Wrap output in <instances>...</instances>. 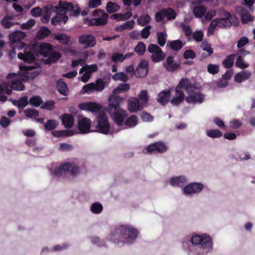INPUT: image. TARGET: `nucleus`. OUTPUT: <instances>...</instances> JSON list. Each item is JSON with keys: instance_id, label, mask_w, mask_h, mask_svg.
<instances>
[{"instance_id": "f257e3e1", "label": "nucleus", "mask_w": 255, "mask_h": 255, "mask_svg": "<svg viewBox=\"0 0 255 255\" xmlns=\"http://www.w3.org/2000/svg\"><path fill=\"white\" fill-rule=\"evenodd\" d=\"M129 88L128 84H120L114 90L112 95L109 98L108 112L114 122L119 126L123 125L124 119L127 117V112L120 106V104L124 101V99L117 94L128 91Z\"/></svg>"}, {"instance_id": "f03ea898", "label": "nucleus", "mask_w": 255, "mask_h": 255, "mask_svg": "<svg viewBox=\"0 0 255 255\" xmlns=\"http://www.w3.org/2000/svg\"><path fill=\"white\" fill-rule=\"evenodd\" d=\"M34 69L35 67L32 66H20L19 69L21 71H23L22 73L18 75L10 73L7 75L6 79L10 82V87L14 90L23 91L25 86L22 81L25 82L33 79L39 74L38 71H32Z\"/></svg>"}, {"instance_id": "7ed1b4c3", "label": "nucleus", "mask_w": 255, "mask_h": 255, "mask_svg": "<svg viewBox=\"0 0 255 255\" xmlns=\"http://www.w3.org/2000/svg\"><path fill=\"white\" fill-rule=\"evenodd\" d=\"M190 81L187 79H182L175 90V96L171 100V103L174 105H178L185 98L182 89H184L187 92L191 91L190 88Z\"/></svg>"}, {"instance_id": "20e7f679", "label": "nucleus", "mask_w": 255, "mask_h": 255, "mask_svg": "<svg viewBox=\"0 0 255 255\" xmlns=\"http://www.w3.org/2000/svg\"><path fill=\"white\" fill-rule=\"evenodd\" d=\"M191 91L187 92L188 96L185 99L189 104L202 103L204 100L205 96L200 91V87L195 84H192L190 82Z\"/></svg>"}, {"instance_id": "39448f33", "label": "nucleus", "mask_w": 255, "mask_h": 255, "mask_svg": "<svg viewBox=\"0 0 255 255\" xmlns=\"http://www.w3.org/2000/svg\"><path fill=\"white\" fill-rule=\"evenodd\" d=\"M66 172H69L71 174L75 175L79 173V169L73 163H66L55 168L54 170L52 171L51 173L55 177H59Z\"/></svg>"}, {"instance_id": "423d86ee", "label": "nucleus", "mask_w": 255, "mask_h": 255, "mask_svg": "<svg viewBox=\"0 0 255 255\" xmlns=\"http://www.w3.org/2000/svg\"><path fill=\"white\" fill-rule=\"evenodd\" d=\"M25 37V34L20 31H15L9 35L10 47L11 49H21L24 47V43L22 42Z\"/></svg>"}, {"instance_id": "0eeeda50", "label": "nucleus", "mask_w": 255, "mask_h": 255, "mask_svg": "<svg viewBox=\"0 0 255 255\" xmlns=\"http://www.w3.org/2000/svg\"><path fill=\"white\" fill-rule=\"evenodd\" d=\"M97 122L96 131L108 134L110 131V124L106 114L103 112L100 113L97 117Z\"/></svg>"}, {"instance_id": "6e6552de", "label": "nucleus", "mask_w": 255, "mask_h": 255, "mask_svg": "<svg viewBox=\"0 0 255 255\" xmlns=\"http://www.w3.org/2000/svg\"><path fill=\"white\" fill-rule=\"evenodd\" d=\"M176 16L175 11L171 8L162 9L155 15V19L157 22H164L165 18L167 20H174Z\"/></svg>"}, {"instance_id": "1a4fd4ad", "label": "nucleus", "mask_w": 255, "mask_h": 255, "mask_svg": "<svg viewBox=\"0 0 255 255\" xmlns=\"http://www.w3.org/2000/svg\"><path fill=\"white\" fill-rule=\"evenodd\" d=\"M93 15L97 17L92 18L89 22L91 25H103L107 23L108 15L104 11L96 9L93 12Z\"/></svg>"}, {"instance_id": "9d476101", "label": "nucleus", "mask_w": 255, "mask_h": 255, "mask_svg": "<svg viewBox=\"0 0 255 255\" xmlns=\"http://www.w3.org/2000/svg\"><path fill=\"white\" fill-rule=\"evenodd\" d=\"M147 50L148 52L152 53L151 58L154 62L161 61L165 57V54L156 44H149L148 46Z\"/></svg>"}, {"instance_id": "9b49d317", "label": "nucleus", "mask_w": 255, "mask_h": 255, "mask_svg": "<svg viewBox=\"0 0 255 255\" xmlns=\"http://www.w3.org/2000/svg\"><path fill=\"white\" fill-rule=\"evenodd\" d=\"M59 10L60 12L64 14L70 12V15L77 16L80 13V9L77 5L74 6L71 3L60 2L59 4Z\"/></svg>"}, {"instance_id": "f8f14e48", "label": "nucleus", "mask_w": 255, "mask_h": 255, "mask_svg": "<svg viewBox=\"0 0 255 255\" xmlns=\"http://www.w3.org/2000/svg\"><path fill=\"white\" fill-rule=\"evenodd\" d=\"M105 88V85L102 79H98L96 83H91L83 87V93L91 94L94 91L101 92Z\"/></svg>"}, {"instance_id": "ddd939ff", "label": "nucleus", "mask_w": 255, "mask_h": 255, "mask_svg": "<svg viewBox=\"0 0 255 255\" xmlns=\"http://www.w3.org/2000/svg\"><path fill=\"white\" fill-rule=\"evenodd\" d=\"M118 232L122 234L123 238L130 241L134 239L138 234L136 230L127 226H121L118 229Z\"/></svg>"}, {"instance_id": "4468645a", "label": "nucleus", "mask_w": 255, "mask_h": 255, "mask_svg": "<svg viewBox=\"0 0 255 255\" xmlns=\"http://www.w3.org/2000/svg\"><path fill=\"white\" fill-rule=\"evenodd\" d=\"M191 241L193 245H200V248L202 247L204 248H208L212 246V241L210 237L206 236H193Z\"/></svg>"}, {"instance_id": "2eb2a0df", "label": "nucleus", "mask_w": 255, "mask_h": 255, "mask_svg": "<svg viewBox=\"0 0 255 255\" xmlns=\"http://www.w3.org/2000/svg\"><path fill=\"white\" fill-rule=\"evenodd\" d=\"M78 43L84 48H91L96 45V38L92 34H82L78 38Z\"/></svg>"}, {"instance_id": "dca6fc26", "label": "nucleus", "mask_w": 255, "mask_h": 255, "mask_svg": "<svg viewBox=\"0 0 255 255\" xmlns=\"http://www.w3.org/2000/svg\"><path fill=\"white\" fill-rule=\"evenodd\" d=\"M144 107L140 103L138 99L135 97H130L128 100V109L131 113L141 111Z\"/></svg>"}, {"instance_id": "f3484780", "label": "nucleus", "mask_w": 255, "mask_h": 255, "mask_svg": "<svg viewBox=\"0 0 255 255\" xmlns=\"http://www.w3.org/2000/svg\"><path fill=\"white\" fill-rule=\"evenodd\" d=\"M167 149V146L162 142H157L152 143L146 147L147 152L149 153H152L154 152L162 153L165 152Z\"/></svg>"}, {"instance_id": "a211bd4d", "label": "nucleus", "mask_w": 255, "mask_h": 255, "mask_svg": "<svg viewBox=\"0 0 255 255\" xmlns=\"http://www.w3.org/2000/svg\"><path fill=\"white\" fill-rule=\"evenodd\" d=\"M203 188L202 184L198 183H192L185 186L183 190L186 195L198 193L201 191Z\"/></svg>"}, {"instance_id": "6ab92c4d", "label": "nucleus", "mask_w": 255, "mask_h": 255, "mask_svg": "<svg viewBox=\"0 0 255 255\" xmlns=\"http://www.w3.org/2000/svg\"><path fill=\"white\" fill-rule=\"evenodd\" d=\"M148 72V62L145 60H142L138 65L135 71V76L137 77H145Z\"/></svg>"}, {"instance_id": "aec40b11", "label": "nucleus", "mask_w": 255, "mask_h": 255, "mask_svg": "<svg viewBox=\"0 0 255 255\" xmlns=\"http://www.w3.org/2000/svg\"><path fill=\"white\" fill-rule=\"evenodd\" d=\"M91 125L90 120L87 118H81L78 122V129L81 133H86L90 131Z\"/></svg>"}, {"instance_id": "412c9836", "label": "nucleus", "mask_w": 255, "mask_h": 255, "mask_svg": "<svg viewBox=\"0 0 255 255\" xmlns=\"http://www.w3.org/2000/svg\"><path fill=\"white\" fill-rule=\"evenodd\" d=\"M79 107L81 110L93 113L97 112L101 109V106L99 104L93 102L81 104Z\"/></svg>"}, {"instance_id": "4be33fe9", "label": "nucleus", "mask_w": 255, "mask_h": 255, "mask_svg": "<svg viewBox=\"0 0 255 255\" xmlns=\"http://www.w3.org/2000/svg\"><path fill=\"white\" fill-rule=\"evenodd\" d=\"M62 122L65 128H71L74 124V117L70 114H65L62 117Z\"/></svg>"}, {"instance_id": "5701e85b", "label": "nucleus", "mask_w": 255, "mask_h": 255, "mask_svg": "<svg viewBox=\"0 0 255 255\" xmlns=\"http://www.w3.org/2000/svg\"><path fill=\"white\" fill-rule=\"evenodd\" d=\"M54 38L58 40L59 43L67 45H70L72 44L70 36L66 34L62 33L54 35Z\"/></svg>"}, {"instance_id": "b1692460", "label": "nucleus", "mask_w": 255, "mask_h": 255, "mask_svg": "<svg viewBox=\"0 0 255 255\" xmlns=\"http://www.w3.org/2000/svg\"><path fill=\"white\" fill-rule=\"evenodd\" d=\"M170 96V90L162 91L158 95L157 101L162 105H164L168 102Z\"/></svg>"}, {"instance_id": "393cba45", "label": "nucleus", "mask_w": 255, "mask_h": 255, "mask_svg": "<svg viewBox=\"0 0 255 255\" xmlns=\"http://www.w3.org/2000/svg\"><path fill=\"white\" fill-rule=\"evenodd\" d=\"M251 72L248 70L243 71L236 74L235 81L237 83H241L248 80L251 77Z\"/></svg>"}, {"instance_id": "a878e982", "label": "nucleus", "mask_w": 255, "mask_h": 255, "mask_svg": "<svg viewBox=\"0 0 255 255\" xmlns=\"http://www.w3.org/2000/svg\"><path fill=\"white\" fill-rule=\"evenodd\" d=\"M52 46L49 43H42L39 46V52L44 57H48L52 50Z\"/></svg>"}, {"instance_id": "bb28decb", "label": "nucleus", "mask_w": 255, "mask_h": 255, "mask_svg": "<svg viewBox=\"0 0 255 255\" xmlns=\"http://www.w3.org/2000/svg\"><path fill=\"white\" fill-rule=\"evenodd\" d=\"M58 91L63 95L67 96L69 93L67 84L62 79H59L57 82Z\"/></svg>"}, {"instance_id": "cd10ccee", "label": "nucleus", "mask_w": 255, "mask_h": 255, "mask_svg": "<svg viewBox=\"0 0 255 255\" xmlns=\"http://www.w3.org/2000/svg\"><path fill=\"white\" fill-rule=\"evenodd\" d=\"M151 17L146 13L141 14L137 19V23L139 25L144 26L151 21Z\"/></svg>"}, {"instance_id": "c85d7f7f", "label": "nucleus", "mask_w": 255, "mask_h": 255, "mask_svg": "<svg viewBox=\"0 0 255 255\" xmlns=\"http://www.w3.org/2000/svg\"><path fill=\"white\" fill-rule=\"evenodd\" d=\"M12 102L13 105L17 106L21 110L23 109L28 104L26 96L20 98L18 100H12Z\"/></svg>"}, {"instance_id": "c756f323", "label": "nucleus", "mask_w": 255, "mask_h": 255, "mask_svg": "<svg viewBox=\"0 0 255 255\" xmlns=\"http://www.w3.org/2000/svg\"><path fill=\"white\" fill-rule=\"evenodd\" d=\"M186 182V179L185 177L178 176L172 178L170 179V184L172 186L180 187L183 186Z\"/></svg>"}, {"instance_id": "7c9ffc66", "label": "nucleus", "mask_w": 255, "mask_h": 255, "mask_svg": "<svg viewBox=\"0 0 255 255\" xmlns=\"http://www.w3.org/2000/svg\"><path fill=\"white\" fill-rule=\"evenodd\" d=\"M179 65L174 63L173 58L171 56L167 58L166 63L165 64V67L169 71H173L178 68Z\"/></svg>"}, {"instance_id": "2f4dec72", "label": "nucleus", "mask_w": 255, "mask_h": 255, "mask_svg": "<svg viewBox=\"0 0 255 255\" xmlns=\"http://www.w3.org/2000/svg\"><path fill=\"white\" fill-rule=\"evenodd\" d=\"M138 122V117L135 115H131L126 120L125 125L128 128H133L137 125Z\"/></svg>"}, {"instance_id": "473e14b6", "label": "nucleus", "mask_w": 255, "mask_h": 255, "mask_svg": "<svg viewBox=\"0 0 255 255\" xmlns=\"http://www.w3.org/2000/svg\"><path fill=\"white\" fill-rule=\"evenodd\" d=\"M19 59L24 60L25 62H31L34 59V55L32 52L29 51L25 54L20 52L17 55Z\"/></svg>"}, {"instance_id": "72a5a7b5", "label": "nucleus", "mask_w": 255, "mask_h": 255, "mask_svg": "<svg viewBox=\"0 0 255 255\" xmlns=\"http://www.w3.org/2000/svg\"><path fill=\"white\" fill-rule=\"evenodd\" d=\"M63 13L60 12V13H58L57 15L53 18L51 20V23L53 25H56L59 22H63L64 23H66L68 20L67 16L64 15Z\"/></svg>"}, {"instance_id": "f704fd0d", "label": "nucleus", "mask_w": 255, "mask_h": 255, "mask_svg": "<svg viewBox=\"0 0 255 255\" xmlns=\"http://www.w3.org/2000/svg\"><path fill=\"white\" fill-rule=\"evenodd\" d=\"M134 21L133 20L127 21L122 25L118 26L116 30L118 31H122L125 29H131L134 25Z\"/></svg>"}, {"instance_id": "c9c22d12", "label": "nucleus", "mask_w": 255, "mask_h": 255, "mask_svg": "<svg viewBox=\"0 0 255 255\" xmlns=\"http://www.w3.org/2000/svg\"><path fill=\"white\" fill-rule=\"evenodd\" d=\"M138 99L140 103L144 107L149 99L147 91L145 90L141 91L138 95Z\"/></svg>"}, {"instance_id": "e433bc0d", "label": "nucleus", "mask_w": 255, "mask_h": 255, "mask_svg": "<svg viewBox=\"0 0 255 255\" xmlns=\"http://www.w3.org/2000/svg\"><path fill=\"white\" fill-rule=\"evenodd\" d=\"M201 48L203 50L206 51L208 53L207 55H206L204 53L202 54V57L203 58H205L207 56H210L213 53V49L211 48V45L206 41L202 42L201 44Z\"/></svg>"}, {"instance_id": "4c0bfd02", "label": "nucleus", "mask_w": 255, "mask_h": 255, "mask_svg": "<svg viewBox=\"0 0 255 255\" xmlns=\"http://www.w3.org/2000/svg\"><path fill=\"white\" fill-rule=\"evenodd\" d=\"M48 57L47 60L49 63H55L61 58V55L59 52L54 51L52 49Z\"/></svg>"}, {"instance_id": "58836bf2", "label": "nucleus", "mask_w": 255, "mask_h": 255, "mask_svg": "<svg viewBox=\"0 0 255 255\" xmlns=\"http://www.w3.org/2000/svg\"><path fill=\"white\" fill-rule=\"evenodd\" d=\"M120 9V6L115 2L110 1L108 2L107 4L106 10L110 13H112L117 12Z\"/></svg>"}, {"instance_id": "ea45409f", "label": "nucleus", "mask_w": 255, "mask_h": 255, "mask_svg": "<svg viewBox=\"0 0 255 255\" xmlns=\"http://www.w3.org/2000/svg\"><path fill=\"white\" fill-rule=\"evenodd\" d=\"M146 50V46L142 42H139L135 46L134 51L138 55H143Z\"/></svg>"}, {"instance_id": "a19ab883", "label": "nucleus", "mask_w": 255, "mask_h": 255, "mask_svg": "<svg viewBox=\"0 0 255 255\" xmlns=\"http://www.w3.org/2000/svg\"><path fill=\"white\" fill-rule=\"evenodd\" d=\"M157 42L161 46H163L167 38V34L165 32H158L157 33Z\"/></svg>"}, {"instance_id": "79ce46f5", "label": "nucleus", "mask_w": 255, "mask_h": 255, "mask_svg": "<svg viewBox=\"0 0 255 255\" xmlns=\"http://www.w3.org/2000/svg\"><path fill=\"white\" fill-rule=\"evenodd\" d=\"M58 125V123L53 120H48L46 123L44 124V128L46 130H51L56 128Z\"/></svg>"}, {"instance_id": "37998d69", "label": "nucleus", "mask_w": 255, "mask_h": 255, "mask_svg": "<svg viewBox=\"0 0 255 255\" xmlns=\"http://www.w3.org/2000/svg\"><path fill=\"white\" fill-rule=\"evenodd\" d=\"M236 66L241 69H245L249 67V65L244 59L241 55H239L236 62Z\"/></svg>"}, {"instance_id": "c03bdc74", "label": "nucleus", "mask_w": 255, "mask_h": 255, "mask_svg": "<svg viewBox=\"0 0 255 255\" xmlns=\"http://www.w3.org/2000/svg\"><path fill=\"white\" fill-rule=\"evenodd\" d=\"M235 55L231 54L226 57L223 62V65L226 68H230L233 65Z\"/></svg>"}, {"instance_id": "a18cd8bd", "label": "nucleus", "mask_w": 255, "mask_h": 255, "mask_svg": "<svg viewBox=\"0 0 255 255\" xmlns=\"http://www.w3.org/2000/svg\"><path fill=\"white\" fill-rule=\"evenodd\" d=\"M206 8L202 5L195 6L193 9L194 14L198 17H201L205 12Z\"/></svg>"}, {"instance_id": "49530a36", "label": "nucleus", "mask_w": 255, "mask_h": 255, "mask_svg": "<svg viewBox=\"0 0 255 255\" xmlns=\"http://www.w3.org/2000/svg\"><path fill=\"white\" fill-rule=\"evenodd\" d=\"M112 78L116 81H121L124 82H126L128 79L127 75L123 72L117 73L113 76Z\"/></svg>"}, {"instance_id": "de8ad7c7", "label": "nucleus", "mask_w": 255, "mask_h": 255, "mask_svg": "<svg viewBox=\"0 0 255 255\" xmlns=\"http://www.w3.org/2000/svg\"><path fill=\"white\" fill-rule=\"evenodd\" d=\"M184 45V44L179 40L172 41L170 43V47L172 49L175 51L179 50Z\"/></svg>"}, {"instance_id": "09e8293b", "label": "nucleus", "mask_w": 255, "mask_h": 255, "mask_svg": "<svg viewBox=\"0 0 255 255\" xmlns=\"http://www.w3.org/2000/svg\"><path fill=\"white\" fill-rule=\"evenodd\" d=\"M25 115L30 118H35L39 116L38 111L34 109H27L23 111Z\"/></svg>"}, {"instance_id": "8fccbe9b", "label": "nucleus", "mask_w": 255, "mask_h": 255, "mask_svg": "<svg viewBox=\"0 0 255 255\" xmlns=\"http://www.w3.org/2000/svg\"><path fill=\"white\" fill-rule=\"evenodd\" d=\"M91 210L95 214L100 213L103 210V206L99 202L93 203L91 206Z\"/></svg>"}, {"instance_id": "3c124183", "label": "nucleus", "mask_w": 255, "mask_h": 255, "mask_svg": "<svg viewBox=\"0 0 255 255\" xmlns=\"http://www.w3.org/2000/svg\"><path fill=\"white\" fill-rule=\"evenodd\" d=\"M230 18H218L219 27L220 28H224L230 26L231 23L229 20Z\"/></svg>"}, {"instance_id": "603ef678", "label": "nucleus", "mask_w": 255, "mask_h": 255, "mask_svg": "<svg viewBox=\"0 0 255 255\" xmlns=\"http://www.w3.org/2000/svg\"><path fill=\"white\" fill-rule=\"evenodd\" d=\"M254 18V16L248 12L242 13L241 15V20L242 23L244 24L247 23L249 22L253 21Z\"/></svg>"}, {"instance_id": "864d4df0", "label": "nucleus", "mask_w": 255, "mask_h": 255, "mask_svg": "<svg viewBox=\"0 0 255 255\" xmlns=\"http://www.w3.org/2000/svg\"><path fill=\"white\" fill-rule=\"evenodd\" d=\"M219 26L218 18H215L210 23V26L208 28V35L212 34L214 33V30L216 26Z\"/></svg>"}, {"instance_id": "5fc2aeb1", "label": "nucleus", "mask_w": 255, "mask_h": 255, "mask_svg": "<svg viewBox=\"0 0 255 255\" xmlns=\"http://www.w3.org/2000/svg\"><path fill=\"white\" fill-rule=\"evenodd\" d=\"M151 28L152 27L150 25H148L143 28L140 32L141 38L143 39L148 38L151 33L150 30Z\"/></svg>"}, {"instance_id": "6e6d98bb", "label": "nucleus", "mask_w": 255, "mask_h": 255, "mask_svg": "<svg viewBox=\"0 0 255 255\" xmlns=\"http://www.w3.org/2000/svg\"><path fill=\"white\" fill-rule=\"evenodd\" d=\"M206 132L207 135L212 138L219 137L222 135V133L218 129L208 130Z\"/></svg>"}, {"instance_id": "4d7b16f0", "label": "nucleus", "mask_w": 255, "mask_h": 255, "mask_svg": "<svg viewBox=\"0 0 255 255\" xmlns=\"http://www.w3.org/2000/svg\"><path fill=\"white\" fill-rule=\"evenodd\" d=\"M50 33V30L46 27H41L38 31V37L40 38L46 37Z\"/></svg>"}, {"instance_id": "13d9d810", "label": "nucleus", "mask_w": 255, "mask_h": 255, "mask_svg": "<svg viewBox=\"0 0 255 255\" xmlns=\"http://www.w3.org/2000/svg\"><path fill=\"white\" fill-rule=\"evenodd\" d=\"M207 70L209 73L213 75L219 72V67L218 65L209 64L207 66Z\"/></svg>"}, {"instance_id": "bf43d9fd", "label": "nucleus", "mask_w": 255, "mask_h": 255, "mask_svg": "<svg viewBox=\"0 0 255 255\" xmlns=\"http://www.w3.org/2000/svg\"><path fill=\"white\" fill-rule=\"evenodd\" d=\"M42 103V100L39 96H33L29 100L30 104L35 107H38Z\"/></svg>"}, {"instance_id": "052dcab7", "label": "nucleus", "mask_w": 255, "mask_h": 255, "mask_svg": "<svg viewBox=\"0 0 255 255\" xmlns=\"http://www.w3.org/2000/svg\"><path fill=\"white\" fill-rule=\"evenodd\" d=\"M203 36V32L201 30L196 31L193 33V38L197 42L202 41Z\"/></svg>"}, {"instance_id": "680f3d73", "label": "nucleus", "mask_w": 255, "mask_h": 255, "mask_svg": "<svg viewBox=\"0 0 255 255\" xmlns=\"http://www.w3.org/2000/svg\"><path fill=\"white\" fill-rule=\"evenodd\" d=\"M182 31L185 33L187 36H190L192 34V30L189 25H186L184 23H181L180 25Z\"/></svg>"}, {"instance_id": "e2e57ef3", "label": "nucleus", "mask_w": 255, "mask_h": 255, "mask_svg": "<svg viewBox=\"0 0 255 255\" xmlns=\"http://www.w3.org/2000/svg\"><path fill=\"white\" fill-rule=\"evenodd\" d=\"M54 104L55 103L53 101H49L42 104L41 108L43 109L52 110L55 108Z\"/></svg>"}, {"instance_id": "0e129e2a", "label": "nucleus", "mask_w": 255, "mask_h": 255, "mask_svg": "<svg viewBox=\"0 0 255 255\" xmlns=\"http://www.w3.org/2000/svg\"><path fill=\"white\" fill-rule=\"evenodd\" d=\"M35 24V21L34 19H31L28 20L26 22L22 24L21 27L24 29H29Z\"/></svg>"}, {"instance_id": "69168bd1", "label": "nucleus", "mask_w": 255, "mask_h": 255, "mask_svg": "<svg viewBox=\"0 0 255 255\" xmlns=\"http://www.w3.org/2000/svg\"><path fill=\"white\" fill-rule=\"evenodd\" d=\"M112 60L115 62H122L124 60L123 54L115 53L111 57Z\"/></svg>"}, {"instance_id": "338daca9", "label": "nucleus", "mask_w": 255, "mask_h": 255, "mask_svg": "<svg viewBox=\"0 0 255 255\" xmlns=\"http://www.w3.org/2000/svg\"><path fill=\"white\" fill-rule=\"evenodd\" d=\"M183 56L185 59H193L195 57V53L191 50H187L184 52Z\"/></svg>"}, {"instance_id": "774afa93", "label": "nucleus", "mask_w": 255, "mask_h": 255, "mask_svg": "<svg viewBox=\"0 0 255 255\" xmlns=\"http://www.w3.org/2000/svg\"><path fill=\"white\" fill-rule=\"evenodd\" d=\"M1 23L4 27L6 28H10L13 25L12 22L7 17H4L1 21Z\"/></svg>"}]
</instances>
